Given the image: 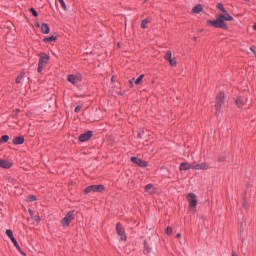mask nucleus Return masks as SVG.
Wrapping results in <instances>:
<instances>
[{
    "label": "nucleus",
    "mask_w": 256,
    "mask_h": 256,
    "mask_svg": "<svg viewBox=\"0 0 256 256\" xmlns=\"http://www.w3.org/2000/svg\"><path fill=\"white\" fill-rule=\"evenodd\" d=\"M253 30L256 31V23L253 25Z\"/></svg>",
    "instance_id": "nucleus-36"
},
{
    "label": "nucleus",
    "mask_w": 256,
    "mask_h": 256,
    "mask_svg": "<svg viewBox=\"0 0 256 256\" xmlns=\"http://www.w3.org/2000/svg\"><path fill=\"white\" fill-rule=\"evenodd\" d=\"M131 161L132 163H135V165H138V167H147L149 165L147 161L141 160L137 157H132Z\"/></svg>",
    "instance_id": "nucleus-13"
},
{
    "label": "nucleus",
    "mask_w": 256,
    "mask_h": 256,
    "mask_svg": "<svg viewBox=\"0 0 256 256\" xmlns=\"http://www.w3.org/2000/svg\"><path fill=\"white\" fill-rule=\"evenodd\" d=\"M189 169H193V164L187 162H182L180 164V171H189Z\"/></svg>",
    "instance_id": "nucleus-15"
},
{
    "label": "nucleus",
    "mask_w": 256,
    "mask_h": 256,
    "mask_svg": "<svg viewBox=\"0 0 256 256\" xmlns=\"http://www.w3.org/2000/svg\"><path fill=\"white\" fill-rule=\"evenodd\" d=\"M145 191L146 193H149V195H153L155 193V187L153 186V184H148L145 187Z\"/></svg>",
    "instance_id": "nucleus-20"
},
{
    "label": "nucleus",
    "mask_w": 256,
    "mask_h": 256,
    "mask_svg": "<svg viewBox=\"0 0 256 256\" xmlns=\"http://www.w3.org/2000/svg\"><path fill=\"white\" fill-rule=\"evenodd\" d=\"M201 11H203V5L201 4H198L192 8V13H194L195 15L201 13Z\"/></svg>",
    "instance_id": "nucleus-21"
},
{
    "label": "nucleus",
    "mask_w": 256,
    "mask_h": 256,
    "mask_svg": "<svg viewBox=\"0 0 256 256\" xmlns=\"http://www.w3.org/2000/svg\"><path fill=\"white\" fill-rule=\"evenodd\" d=\"M73 219H75V211H69L61 220L62 227H69Z\"/></svg>",
    "instance_id": "nucleus-4"
},
{
    "label": "nucleus",
    "mask_w": 256,
    "mask_h": 256,
    "mask_svg": "<svg viewBox=\"0 0 256 256\" xmlns=\"http://www.w3.org/2000/svg\"><path fill=\"white\" fill-rule=\"evenodd\" d=\"M56 5H60V7L64 10L67 11V5L65 4L64 0H56Z\"/></svg>",
    "instance_id": "nucleus-23"
},
{
    "label": "nucleus",
    "mask_w": 256,
    "mask_h": 256,
    "mask_svg": "<svg viewBox=\"0 0 256 256\" xmlns=\"http://www.w3.org/2000/svg\"><path fill=\"white\" fill-rule=\"evenodd\" d=\"M81 109H83V105H78L75 109L74 112L75 113H79L81 111Z\"/></svg>",
    "instance_id": "nucleus-31"
},
{
    "label": "nucleus",
    "mask_w": 256,
    "mask_h": 256,
    "mask_svg": "<svg viewBox=\"0 0 256 256\" xmlns=\"http://www.w3.org/2000/svg\"><path fill=\"white\" fill-rule=\"evenodd\" d=\"M210 165L207 162H201V163H193L192 169H195L196 171H207V169H210Z\"/></svg>",
    "instance_id": "nucleus-6"
},
{
    "label": "nucleus",
    "mask_w": 256,
    "mask_h": 256,
    "mask_svg": "<svg viewBox=\"0 0 256 256\" xmlns=\"http://www.w3.org/2000/svg\"><path fill=\"white\" fill-rule=\"evenodd\" d=\"M35 27H37L39 29V28H41V25L39 23H36Z\"/></svg>",
    "instance_id": "nucleus-35"
},
{
    "label": "nucleus",
    "mask_w": 256,
    "mask_h": 256,
    "mask_svg": "<svg viewBox=\"0 0 256 256\" xmlns=\"http://www.w3.org/2000/svg\"><path fill=\"white\" fill-rule=\"evenodd\" d=\"M116 231L121 241H127V234H125V229L123 226H121V224L116 225Z\"/></svg>",
    "instance_id": "nucleus-9"
},
{
    "label": "nucleus",
    "mask_w": 256,
    "mask_h": 256,
    "mask_svg": "<svg viewBox=\"0 0 256 256\" xmlns=\"http://www.w3.org/2000/svg\"><path fill=\"white\" fill-rule=\"evenodd\" d=\"M39 61H38V68H37V72L38 73H42L43 68L47 67L50 59H51V55L47 52H41L39 55Z\"/></svg>",
    "instance_id": "nucleus-1"
},
{
    "label": "nucleus",
    "mask_w": 256,
    "mask_h": 256,
    "mask_svg": "<svg viewBox=\"0 0 256 256\" xmlns=\"http://www.w3.org/2000/svg\"><path fill=\"white\" fill-rule=\"evenodd\" d=\"M14 145H23L25 143V138L23 136H18L13 140Z\"/></svg>",
    "instance_id": "nucleus-19"
},
{
    "label": "nucleus",
    "mask_w": 256,
    "mask_h": 256,
    "mask_svg": "<svg viewBox=\"0 0 256 256\" xmlns=\"http://www.w3.org/2000/svg\"><path fill=\"white\" fill-rule=\"evenodd\" d=\"M30 11H31V13H32L35 17H39V14H38L37 11L35 10V8H31Z\"/></svg>",
    "instance_id": "nucleus-32"
},
{
    "label": "nucleus",
    "mask_w": 256,
    "mask_h": 256,
    "mask_svg": "<svg viewBox=\"0 0 256 256\" xmlns=\"http://www.w3.org/2000/svg\"><path fill=\"white\" fill-rule=\"evenodd\" d=\"M133 81H135V78H133L132 80H130V84L133 85Z\"/></svg>",
    "instance_id": "nucleus-37"
},
{
    "label": "nucleus",
    "mask_w": 256,
    "mask_h": 256,
    "mask_svg": "<svg viewBox=\"0 0 256 256\" xmlns=\"http://www.w3.org/2000/svg\"><path fill=\"white\" fill-rule=\"evenodd\" d=\"M150 21H151V20H149V18L142 20V22H141V28H142V29H147V25H149Z\"/></svg>",
    "instance_id": "nucleus-24"
},
{
    "label": "nucleus",
    "mask_w": 256,
    "mask_h": 256,
    "mask_svg": "<svg viewBox=\"0 0 256 256\" xmlns=\"http://www.w3.org/2000/svg\"><path fill=\"white\" fill-rule=\"evenodd\" d=\"M68 81L69 83H72V85H78L81 83V81H83V76L81 74H70L68 75Z\"/></svg>",
    "instance_id": "nucleus-7"
},
{
    "label": "nucleus",
    "mask_w": 256,
    "mask_h": 256,
    "mask_svg": "<svg viewBox=\"0 0 256 256\" xmlns=\"http://www.w3.org/2000/svg\"><path fill=\"white\" fill-rule=\"evenodd\" d=\"M41 32L44 34V35H49L51 29L49 28V25H47V23H42L41 27Z\"/></svg>",
    "instance_id": "nucleus-16"
},
{
    "label": "nucleus",
    "mask_w": 256,
    "mask_h": 256,
    "mask_svg": "<svg viewBox=\"0 0 256 256\" xmlns=\"http://www.w3.org/2000/svg\"><path fill=\"white\" fill-rule=\"evenodd\" d=\"M245 103H247V100L243 99V97L239 96L236 99V105L237 107H243V105H245Z\"/></svg>",
    "instance_id": "nucleus-18"
},
{
    "label": "nucleus",
    "mask_w": 256,
    "mask_h": 256,
    "mask_svg": "<svg viewBox=\"0 0 256 256\" xmlns=\"http://www.w3.org/2000/svg\"><path fill=\"white\" fill-rule=\"evenodd\" d=\"M224 99H225V93H220L216 97L215 109H216L217 113H219V111H221V107H223Z\"/></svg>",
    "instance_id": "nucleus-8"
},
{
    "label": "nucleus",
    "mask_w": 256,
    "mask_h": 256,
    "mask_svg": "<svg viewBox=\"0 0 256 256\" xmlns=\"http://www.w3.org/2000/svg\"><path fill=\"white\" fill-rule=\"evenodd\" d=\"M12 243H13V245H14V247H16V249L18 250V251H21V247L19 246V243L17 242V239H13L12 240Z\"/></svg>",
    "instance_id": "nucleus-27"
},
{
    "label": "nucleus",
    "mask_w": 256,
    "mask_h": 256,
    "mask_svg": "<svg viewBox=\"0 0 256 256\" xmlns=\"http://www.w3.org/2000/svg\"><path fill=\"white\" fill-rule=\"evenodd\" d=\"M165 233H166L167 235H171V233H173V228L167 227L166 230H165Z\"/></svg>",
    "instance_id": "nucleus-30"
},
{
    "label": "nucleus",
    "mask_w": 256,
    "mask_h": 256,
    "mask_svg": "<svg viewBox=\"0 0 256 256\" xmlns=\"http://www.w3.org/2000/svg\"><path fill=\"white\" fill-rule=\"evenodd\" d=\"M143 77H145V75H140L135 81V85H139V83H141V81H143Z\"/></svg>",
    "instance_id": "nucleus-28"
},
{
    "label": "nucleus",
    "mask_w": 256,
    "mask_h": 256,
    "mask_svg": "<svg viewBox=\"0 0 256 256\" xmlns=\"http://www.w3.org/2000/svg\"><path fill=\"white\" fill-rule=\"evenodd\" d=\"M36 200H37V197L33 195L28 197V201H36Z\"/></svg>",
    "instance_id": "nucleus-33"
},
{
    "label": "nucleus",
    "mask_w": 256,
    "mask_h": 256,
    "mask_svg": "<svg viewBox=\"0 0 256 256\" xmlns=\"http://www.w3.org/2000/svg\"><path fill=\"white\" fill-rule=\"evenodd\" d=\"M217 9H219L222 13H225V11H227V9H225V6H223V3H218Z\"/></svg>",
    "instance_id": "nucleus-26"
},
{
    "label": "nucleus",
    "mask_w": 256,
    "mask_h": 256,
    "mask_svg": "<svg viewBox=\"0 0 256 256\" xmlns=\"http://www.w3.org/2000/svg\"><path fill=\"white\" fill-rule=\"evenodd\" d=\"M34 220H35L37 223H39V222L41 221V219H40L39 217L34 218Z\"/></svg>",
    "instance_id": "nucleus-34"
},
{
    "label": "nucleus",
    "mask_w": 256,
    "mask_h": 256,
    "mask_svg": "<svg viewBox=\"0 0 256 256\" xmlns=\"http://www.w3.org/2000/svg\"><path fill=\"white\" fill-rule=\"evenodd\" d=\"M218 19H220V21H223V23H225V21H233L234 18L226 10L225 12H222V14L218 16Z\"/></svg>",
    "instance_id": "nucleus-11"
},
{
    "label": "nucleus",
    "mask_w": 256,
    "mask_h": 256,
    "mask_svg": "<svg viewBox=\"0 0 256 256\" xmlns=\"http://www.w3.org/2000/svg\"><path fill=\"white\" fill-rule=\"evenodd\" d=\"M6 235H7V237H9V239H11V241H13V239H15V236H13V230H11V229L6 230Z\"/></svg>",
    "instance_id": "nucleus-25"
},
{
    "label": "nucleus",
    "mask_w": 256,
    "mask_h": 256,
    "mask_svg": "<svg viewBox=\"0 0 256 256\" xmlns=\"http://www.w3.org/2000/svg\"><path fill=\"white\" fill-rule=\"evenodd\" d=\"M232 256H238L237 253L233 252Z\"/></svg>",
    "instance_id": "nucleus-39"
},
{
    "label": "nucleus",
    "mask_w": 256,
    "mask_h": 256,
    "mask_svg": "<svg viewBox=\"0 0 256 256\" xmlns=\"http://www.w3.org/2000/svg\"><path fill=\"white\" fill-rule=\"evenodd\" d=\"M1 143H7L9 141V135H4L0 139Z\"/></svg>",
    "instance_id": "nucleus-29"
},
{
    "label": "nucleus",
    "mask_w": 256,
    "mask_h": 256,
    "mask_svg": "<svg viewBox=\"0 0 256 256\" xmlns=\"http://www.w3.org/2000/svg\"><path fill=\"white\" fill-rule=\"evenodd\" d=\"M206 25L209 27H215V29H227V24L219 19V16H217L216 20H208L206 22Z\"/></svg>",
    "instance_id": "nucleus-3"
},
{
    "label": "nucleus",
    "mask_w": 256,
    "mask_h": 256,
    "mask_svg": "<svg viewBox=\"0 0 256 256\" xmlns=\"http://www.w3.org/2000/svg\"><path fill=\"white\" fill-rule=\"evenodd\" d=\"M55 41H57V35H55V34L43 39L44 43H55Z\"/></svg>",
    "instance_id": "nucleus-17"
},
{
    "label": "nucleus",
    "mask_w": 256,
    "mask_h": 256,
    "mask_svg": "<svg viewBox=\"0 0 256 256\" xmlns=\"http://www.w3.org/2000/svg\"><path fill=\"white\" fill-rule=\"evenodd\" d=\"M91 137H93V132L88 131V132L80 135L79 141H81V143H85V141H89Z\"/></svg>",
    "instance_id": "nucleus-14"
},
{
    "label": "nucleus",
    "mask_w": 256,
    "mask_h": 256,
    "mask_svg": "<svg viewBox=\"0 0 256 256\" xmlns=\"http://www.w3.org/2000/svg\"><path fill=\"white\" fill-rule=\"evenodd\" d=\"M105 190V187L103 185H92L87 187L84 190L85 195H89V193H101Z\"/></svg>",
    "instance_id": "nucleus-5"
},
{
    "label": "nucleus",
    "mask_w": 256,
    "mask_h": 256,
    "mask_svg": "<svg viewBox=\"0 0 256 256\" xmlns=\"http://www.w3.org/2000/svg\"><path fill=\"white\" fill-rule=\"evenodd\" d=\"M23 79H25V72H22L21 74H19L16 78V84L19 85L21 83H23Z\"/></svg>",
    "instance_id": "nucleus-22"
},
{
    "label": "nucleus",
    "mask_w": 256,
    "mask_h": 256,
    "mask_svg": "<svg viewBox=\"0 0 256 256\" xmlns=\"http://www.w3.org/2000/svg\"><path fill=\"white\" fill-rule=\"evenodd\" d=\"M164 59H166V61H169L171 67H177V59L173 58V54L171 53V51L166 52Z\"/></svg>",
    "instance_id": "nucleus-10"
},
{
    "label": "nucleus",
    "mask_w": 256,
    "mask_h": 256,
    "mask_svg": "<svg viewBox=\"0 0 256 256\" xmlns=\"http://www.w3.org/2000/svg\"><path fill=\"white\" fill-rule=\"evenodd\" d=\"M29 214H30V215H33V210H29Z\"/></svg>",
    "instance_id": "nucleus-38"
},
{
    "label": "nucleus",
    "mask_w": 256,
    "mask_h": 256,
    "mask_svg": "<svg viewBox=\"0 0 256 256\" xmlns=\"http://www.w3.org/2000/svg\"><path fill=\"white\" fill-rule=\"evenodd\" d=\"M0 167L2 169H11V167H13V161L0 159Z\"/></svg>",
    "instance_id": "nucleus-12"
},
{
    "label": "nucleus",
    "mask_w": 256,
    "mask_h": 256,
    "mask_svg": "<svg viewBox=\"0 0 256 256\" xmlns=\"http://www.w3.org/2000/svg\"><path fill=\"white\" fill-rule=\"evenodd\" d=\"M186 199L188 201L189 211H192L193 213H195L197 209V195H195V193H189L187 194Z\"/></svg>",
    "instance_id": "nucleus-2"
},
{
    "label": "nucleus",
    "mask_w": 256,
    "mask_h": 256,
    "mask_svg": "<svg viewBox=\"0 0 256 256\" xmlns=\"http://www.w3.org/2000/svg\"><path fill=\"white\" fill-rule=\"evenodd\" d=\"M177 237H178V238L181 237V234H177Z\"/></svg>",
    "instance_id": "nucleus-40"
}]
</instances>
